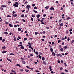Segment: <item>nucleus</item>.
I'll return each mask as SVG.
<instances>
[{
    "mask_svg": "<svg viewBox=\"0 0 74 74\" xmlns=\"http://www.w3.org/2000/svg\"><path fill=\"white\" fill-rule=\"evenodd\" d=\"M67 40L68 41H69V40H70V38L69 37L67 39Z\"/></svg>",
    "mask_w": 74,
    "mask_h": 74,
    "instance_id": "nucleus-56",
    "label": "nucleus"
},
{
    "mask_svg": "<svg viewBox=\"0 0 74 74\" xmlns=\"http://www.w3.org/2000/svg\"><path fill=\"white\" fill-rule=\"evenodd\" d=\"M2 49H5L6 48V47H5V46H4L2 48Z\"/></svg>",
    "mask_w": 74,
    "mask_h": 74,
    "instance_id": "nucleus-30",
    "label": "nucleus"
},
{
    "mask_svg": "<svg viewBox=\"0 0 74 74\" xmlns=\"http://www.w3.org/2000/svg\"><path fill=\"white\" fill-rule=\"evenodd\" d=\"M16 23H19V22H18L17 21H16L15 22Z\"/></svg>",
    "mask_w": 74,
    "mask_h": 74,
    "instance_id": "nucleus-48",
    "label": "nucleus"
},
{
    "mask_svg": "<svg viewBox=\"0 0 74 74\" xmlns=\"http://www.w3.org/2000/svg\"><path fill=\"white\" fill-rule=\"evenodd\" d=\"M7 52V51H2V53H5Z\"/></svg>",
    "mask_w": 74,
    "mask_h": 74,
    "instance_id": "nucleus-22",
    "label": "nucleus"
},
{
    "mask_svg": "<svg viewBox=\"0 0 74 74\" xmlns=\"http://www.w3.org/2000/svg\"><path fill=\"white\" fill-rule=\"evenodd\" d=\"M64 64L65 66V67L67 66V65L65 63H64Z\"/></svg>",
    "mask_w": 74,
    "mask_h": 74,
    "instance_id": "nucleus-47",
    "label": "nucleus"
},
{
    "mask_svg": "<svg viewBox=\"0 0 74 74\" xmlns=\"http://www.w3.org/2000/svg\"><path fill=\"white\" fill-rule=\"evenodd\" d=\"M72 30H73V28H72L71 29H70L69 30V32H72Z\"/></svg>",
    "mask_w": 74,
    "mask_h": 74,
    "instance_id": "nucleus-55",
    "label": "nucleus"
},
{
    "mask_svg": "<svg viewBox=\"0 0 74 74\" xmlns=\"http://www.w3.org/2000/svg\"><path fill=\"white\" fill-rule=\"evenodd\" d=\"M13 6L14 7H18V5L16 4H14L13 5Z\"/></svg>",
    "mask_w": 74,
    "mask_h": 74,
    "instance_id": "nucleus-4",
    "label": "nucleus"
},
{
    "mask_svg": "<svg viewBox=\"0 0 74 74\" xmlns=\"http://www.w3.org/2000/svg\"><path fill=\"white\" fill-rule=\"evenodd\" d=\"M20 71H23V70L22 69H20Z\"/></svg>",
    "mask_w": 74,
    "mask_h": 74,
    "instance_id": "nucleus-60",
    "label": "nucleus"
},
{
    "mask_svg": "<svg viewBox=\"0 0 74 74\" xmlns=\"http://www.w3.org/2000/svg\"><path fill=\"white\" fill-rule=\"evenodd\" d=\"M52 54L53 56H55L56 55V53H55L54 52H53L52 53Z\"/></svg>",
    "mask_w": 74,
    "mask_h": 74,
    "instance_id": "nucleus-6",
    "label": "nucleus"
},
{
    "mask_svg": "<svg viewBox=\"0 0 74 74\" xmlns=\"http://www.w3.org/2000/svg\"><path fill=\"white\" fill-rule=\"evenodd\" d=\"M37 34H39V33L38 32H36L35 33V34L36 36H37Z\"/></svg>",
    "mask_w": 74,
    "mask_h": 74,
    "instance_id": "nucleus-15",
    "label": "nucleus"
},
{
    "mask_svg": "<svg viewBox=\"0 0 74 74\" xmlns=\"http://www.w3.org/2000/svg\"><path fill=\"white\" fill-rule=\"evenodd\" d=\"M18 31H19L20 32L21 31V28H18Z\"/></svg>",
    "mask_w": 74,
    "mask_h": 74,
    "instance_id": "nucleus-13",
    "label": "nucleus"
},
{
    "mask_svg": "<svg viewBox=\"0 0 74 74\" xmlns=\"http://www.w3.org/2000/svg\"><path fill=\"white\" fill-rule=\"evenodd\" d=\"M69 31L68 30L66 31V34H69Z\"/></svg>",
    "mask_w": 74,
    "mask_h": 74,
    "instance_id": "nucleus-29",
    "label": "nucleus"
},
{
    "mask_svg": "<svg viewBox=\"0 0 74 74\" xmlns=\"http://www.w3.org/2000/svg\"><path fill=\"white\" fill-rule=\"evenodd\" d=\"M64 48H65V49H67V47L66 46H65L63 47Z\"/></svg>",
    "mask_w": 74,
    "mask_h": 74,
    "instance_id": "nucleus-23",
    "label": "nucleus"
},
{
    "mask_svg": "<svg viewBox=\"0 0 74 74\" xmlns=\"http://www.w3.org/2000/svg\"><path fill=\"white\" fill-rule=\"evenodd\" d=\"M7 17H8V18H11V16H10L9 15H7Z\"/></svg>",
    "mask_w": 74,
    "mask_h": 74,
    "instance_id": "nucleus-27",
    "label": "nucleus"
},
{
    "mask_svg": "<svg viewBox=\"0 0 74 74\" xmlns=\"http://www.w3.org/2000/svg\"><path fill=\"white\" fill-rule=\"evenodd\" d=\"M27 68H28V69H31V68H30L29 67V66H26Z\"/></svg>",
    "mask_w": 74,
    "mask_h": 74,
    "instance_id": "nucleus-31",
    "label": "nucleus"
},
{
    "mask_svg": "<svg viewBox=\"0 0 74 74\" xmlns=\"http://www.w3.org/2000/svg\"><path fill=\"white\" fill-rule=\"evenodd\" d=\"M41 24H42L43 25H44V22L43 21L41 22Z\"/></svg>",
    "mask_w": 74,
    "mask_h": 74,
    "instance_id": "nucleus-54",
    "label": "nucleus"
},
{
    "mask_svg": "<svg viewBox=\"0 0 74 74\" xmlns=\"http://www.w3.org/2000/svg\"><path fill=\"white\" fill-rule=\"evenodd\" d=\"M7 60H8V61H10V62H12V61H11V60H10L9 59H8V58H7Z\"/></svg>",
    "mask_w": 74,
    "mask_h": 74,
    "instance_id": "nucleus-9",
    "label": "nucleus"
},
{
    "mask_svg": "<svg viewBox=\"0 0 74 74\" xmlns=\"http://www.w3.org/2000/svg\"><path fill=\"white\" fill-rule=\"evenodd\" d=\"M30 7H31L30 5H27V6L26 7V8H30Z\"/></svg>",
    "mask_w": 74,
    "mask_h": 74,
    "instance_id": "nucleus-7",
    "label": "nucleus"
},
{
    "mask_svg": "<svg viewBox=\"0 0 74 74\" xmlns=\"http://www.w3.org/2000/svg\"><path fill=\"white\" fill-rule=\"evenodd\" d=\"M67 19H71V18H70L69 17H68L67 18Z\"/></svg>",
    "mask_w": 74,
    "mask_h": 74,
    "instance_id": "nucleus-58",
    "label": "nucleus"
},
{
    "mask_svg": "<svg viewBox=\"0 0 74 74\" xmlns=\"http://www.w3.org/2000/svg\"><path fill=\"white\" fill-rule=\"evenodd\" d=\"M49 6H47L46 7H45V8L46 9H48L49 8Z\"/></svg>",
    "mask_w": 74,
    "mask_h": 74,
    "instance_id": "nucleus-21",
    "label": "nucleus"
},
{
    "mask_svg": "<svg viewBox=\"0 0 74 74\" xmlns=\"http://www.w3.org/2000/svg\"><path fill=\"white\" fill-rule=\"evenodd\" d=\"M42 60H45V58H44V57H42Z\"/></svg>",
    "mask_w": 74,
    "mask_h": 74,
    "instance_id": "nucleus-25",
    "label": "nucleus"
},
{
    "mask_svg": "<svg viewBox=\"0 0 74 74\" xmlns=\"http://www.w3.org/2000/svg\"><path fill=\"white\" fill-rule=\"evenodd\" d=\"M1 7H3V8H5L7 7V6H6V5H1Z\"/></svg>",
    "mask_w": 74,
    "mask_h": 74,
    "instance_id": "nucleus-3",
    "label": "nucleus"
},
{
    "mask_svg": "<svg viewBox=\"0 0 74 74\" xmlns=\"http://www.w3.org/2000/svg\"><path fill=\"white\" fill-rule=\"evenodd\" d=\"M16 66H18V67H21V65L19 64H17L16 65Z\"/></svg>",
    "mask_w": 74,
    "mask_h": 74,
    "instance_id": "nucleus-24",
    "label": "nucleus"
},
{
    "mask_svg": "<svg viewBox=\"0 0 74 74\" xmlns=\"http://www.w3.org/2000/svg\"><path fill=\"white\" fill-rule=\"evenodd\" d=\"M51 10H53V11H54V8L53 7H52L51 8H50Z\"/></svg>",
    "mask_w": 74,
    "mask_h": 74,
    "instance_id": "nucleus-10",
    "label": "nucleus"
},
{
    "mask_svg": "<svg viewBox=\"0 0 74 74\" xmlns=\"http://www.w3.org/2000/svg\"><path fill=\"white\" fill-rule=\"evenodd\" d=\"M58 63H60V60H58Z\"/></svg>",
    "mask_w": 74,
    "mask_h": 74,
    "instance_id": "nucleus-53",
    "label": "nucleus"
},
{
    "mask_svg": "<svg viewBox=\"0 0 74 74\" xmlns=\"http://www.w3.org/2000/svg\"><path fill=\"white\" fill-rule=\"evenodd\" d=\"M63 70V68L62 67H61L60 68V70H61V71H62V70Z\"/></svg>",
    "mask_w": 74,
    "mask_h": 74,
    "instance_id": "nucleus-59",
    "label": "nucleus"
},
{
    "mask_svg": "<svg viewBox=\"0 0 74 74\" xmlns=\"http://www.w3.org/2000/svg\"><path fill=\"white\" fill-rule=\"evenodd\" d=\"M30 56H33V55L31 53L30 54Z\"/></svg>",
    "mask_w": 74,
    "mask_h": 74,
    "instance_id": "nucleus-61",
    "label": "nucleus"
},
{
    "mask_svg": "<svg viewBox=\"0 0 74 74\" xmlns=\"http://www.w3.org/2000/svg\"><path fill=\"white\" fill-rule=\"evenodd\" d=\"M61 27H62L61 26H60V27H58V30H60V29H61Z\"/></svg>",
    "mask_w": 74,
    "mask_h": 74,
    "instance_id": "nucleus-40",
    "label": "nucleus"
},
{
    "mask_svg": "<svg viewBox=\"0 0 74 74\" xmlns=\"http://www.w3.org/2000/svg\"><path fill=\"white\" fill-rule=\"evenodd\" d=\"M8 28H6V29L5 31L6 32H7V30H8Z\"/></svg>",
    "mask_w": 74,
    "mask_h": 74,
    "instance_id": "nucleus-39",
    "label": "nucleus"
},
{
    "mask_svg": "<svg viewBox=\"0 0 74 74\" xmlns=\"http://www.w3.org/2000/svg\"><path fill=\"white\" fill-rule=\"evenodd\" d=\"M9 26H10V27H13V25H12V24H9Z\"/></svg>",
    "mask_w": 74,
    "mask_h": 74,
    "instance_id": "nucleus-5",
    "label": "nucleus"
},
{
    "mask_svg": "<svg viewBox=\"0 0 74 74\" xmlns=\"http://www.w3.org/2000/svg\"><path fill=\"white\" fill-rule=\"evenodd\" d=\"M25 71H26V72L27 73V72H29V70L25 69Z\"/></svg>",
    "mask_w": 74,
    "mask_h": 74,
    "instance_id": "nucleus-32",
    "label": "nucleus"
},
{
    "mask_svg": "<svg viewBox=\"0 0 74 74\" xmlns=\"http://www.w3.org/2000/svg\"><path fill=\"white\" fill-rule=\"evenodd\" d=\"M40 14H37L36 15L37 18H40Z\"/></svg>",
    "mask_w": 74,
    "mask_h": 74,
    "instance_id": "nucleus-14",
    "label": "nucleus"
},
{
    "mask_svg": "<svg viewBox=\"0 0 74 74\" xmlns=\"http://www.w3.org/2000/svg\"><path fill=\"white\" fill-rule=\"evenodd\" d=\"M34 9H37V7L36 6H35L34 7Z\"/></svg>",
    "mask_w": 74,
    "mask_h": 74,
    "instance_id": "nucleus-42",
    "label": "nucleus"
},
{
    "mask_svg": "<svg viewBox=\"0 0 74 74\" xmlns=\"http://www.w3.org/2000/svg\"><path fill=\"white\" fill-rule=\"evenodd\" d=\"M41 40L42 41H45V40H44V39H41Z\"/></svg>",
    "mask_w": 74,
    "mask_h": 74,
    "instance_id": "nucleus-63",
    "label": "nucleus"
},
{
    "mask_svg": "<svg viewBox=\"0 0 74 74\" xmlns=\"http://www.w3.org/2000/svg\"><path fill=\"white\" fill-rule=\"evenodd\" d=\"M19 44L20 45H22V42H20Z\"/></svg>",
    "mask_w": 74,
    "mask_h": 74,
    "instance_id": "nucleus-26",
    "label": "nucleus"
},
{
    "mask_svg": "<svg viewBox=\"0 0 74 74\" xmlns=\"http://www.w3.org/2000/svg\"><path fill=\"white\" fill-rule=\"evenodd\" d=\"M27 40V38H24V40L25 41L26 40Z\"/></svg>",
    "mask_w": 74,
    "mask_h": 74,
    "instance_id": "nucleus-17",
    "label": "nucleus"
},
{
    "mask_svg": "<svg viewBox=\"0 0 74 74\" xmlns=\"http://www.w3.org/2000/svg\"><path fill=\"white\" fill-rule=\"evenodd\" d=\"M24 16H25L24 14H22L21 16V17H24Z\"/></svg>",
    "mask_w": 74,
    "mask_h": 74,
    "instance_id": "nucleus-35",
    "label": "nucleus"
},
{
    "mask_svg": "<svg viewBox=\"0 0 74 74\" xmlns=\"http://www.w3.org/2000/svg\"><path fill=\"white\" fill-rule=\"evenodd\" d=\"M29 48H31V49H32V50H33V48L32 47V45H29Z\"/></svg>",
    "mask_w": 74,
    "mask_h": 74,
    "instance_id": "nucleus-2",
    "label": "nucleus"
},
{
    "mask_svg": "<svg viewBox=\"0 0 74 74\" xmlns=\"http://www.w3.org/2000/svg\"><path fill=\"white\" fill-rule=\"evenodd\" d=\"M43 63L44 64H45V65H46V62L45 61H43Z\"/></svg>",
    "mask_w": 74,
    "mask_h": 74,
    "instance_id": "nucleus-19",
    "label": "nucleus"
},
{
    "mask_svg": "<svg viewBox=\"0 0 74 74\" xmlns=\"http://www.w3.org/2000/svg\"><path fill=\"white\" fill-rule=\"evenodd\" d=\"M0 9H1V11H3V10H4V9L3 8L1 7L0 8Z\"/></svg>",
    "mask_w": 74,
    "mask_h": 74,
    "instance_id": "nucleus-33",
    "label": "nucleus"
},
{
    "mask_svg": "<svg viewBox=\"0 0 74 74\" xmlns=\"http://www.w3.org/2000/svg\"><path fill=\"white\" fill-rule=\"evenodd\" d=\"M59 48H62V45H60L59 46Z\"/></svg>",
    "mask_w": 74,
    "mask_h": 74,
    "instance_id": "nucleus-49",
    "label": "nucleus"
},
{
    "mask_svg": "<svg viewBox=\"0 0 74 74\" xmlns=\"http://www.w3.org/2000/svg\"><path fill=\"white\" fill-rule=\"evenodd\" d=\"M13 16L14 17H16L17 16V14H13Z\"/></svg>",
    "mask_w": 74,
    "mask_h": 74,
    "instance_id": "nucleus-12",
    "label": "nucleus"
},
{
    "mask_svg": "<svg viewBox=\"0 0 74 74\" xmlns=\"http://www.w3.org/2000/svg\"><path fill=\"white\" fill-rule=\"evenodd\" d=\"M60 26H63V23H61V24L59 25Z\"/></svg>",
    "mask_w": 74,
    "mask_h": 74,
    "instance_id": "nucleus-16",
    "label": "nucleus"
},
{
    "mask_svg": "<svg viewBox=\"0 0 74 74\" xmlns=\"http://www.w3.org/2000/svg\"><path fill=\"white\" fill-rule=\"evenodd\" d=\"M4 34H6V35H7V34H8V32H4Z\"/></svg>",
    "mask_w": 74,
    "mask_h": 74,
    "instance_id": "nucleus-28",
    "label": "nucleus"
},
{
    "mask_svg": "<svg viewBox=\"0 0 74 74\" xmlns=\"http://www.w3.org/2000/svg\"><path fill=\"white\" fill-rule=\"evenodd\" d=\"M31 19L32 21H33V17H31Z\"/></svg>",
    "mask_w": 74,
    "mask_h": 74,
    "instance_id": "nucleus-57",
    "label": "nucleus"
},
{
    "mask_svg": "<svg viewBox=\"0 0 74 74\" xmlns=\"http://www.w3.org/2000/svg\"><path fill=\"white\" fill-rule=\"evenodd\" d=\"M22 21H23V22H25V19H22Z\"/></svg>",
    "mask_w": 74,
    "mask_h": 74,
    "instance_id": "nucleus-46",
    "label": "nucleus"
},
{
    "mask_svg": "<svg viewBox=\"0 0 74 74\" xmlns=\"http://www.w3.org/2000/svg\"><path fill=\"white\" fill-rule=\"evenodd\" d=\"M16 38H14V41H16Z\"/></svg>",
    "mask_w": 74,
    "mask_h": 74,
    "instance_id": "nucleus-62",
    "label": "nucleus"
},
{
    "mask_svg": "<svg viewBox=\"0 0 74 74\" xmlns=\"http://www.w3.org/2000/svg\"><path fill=\"white\" fill-rule=\"evenodd\" d=\"M60 50L61 52H63V48H61L60 49Z\"/></svg>",
    "mask_w": 74,
    "mask_h": 74,
    "instance_id": "nucleus-20",
    "label": "nucleus"
},
{
    "mask_svg": "<svg viewBox=\"0 0 74 74\" xmlns=\"http://www.w3.org/2000/svg\"><path fill=\"white\" fill-rule=\"evenodd\" d=\"M61 21H62V19L59 20V23H60V22H61Z\"/></svg>",
    "mask_w": 74,
    "mask_h": 74,
    "instance_id": "nucleus-43",
    "label": "nucleus"
},
{
    "mask_svg": "<svg viewBox=\"0 0 74 74\" xmlns=\"http://www.w3.org/2000/svg\"><path fill=\"white\" fill-rule=\"evenodd\" d=\"M59 56L60 57H61V58H62V57H63V56H62V55H61V54L60 53L58 54V56Z\"/></svg>",
    "mask_w": 74,
    "mask_h": 74,
    "instance_id": "nucleus-11",
    "label": "nucleus"
},
{
    "mask_svg": "<svg viewBox=\"0 0 74 74\" xmlns=\"http://www.w3.org/2000/svg\"><path fill=\"white\" fill-rule=\"evenodd\" d=\"M35 53H36V55H38V52H37V51L35 52Z\"/></svg>",
    "mask_w": 74,
    "mask_h": 74,
    "instance_id": "nucleus-41",
    "label": "nucleus"
},
{
    "mask_svg": "<svg viewBox=\"0 0 74 74\" xmlns=\"http://www.w3.org/2000/svg\"><path fill=\"white\" fill-rule=\"evenodd\" d=\"M38 56L39 59H41V56H40V55L39 54Z\"/></svg>",
    "mask_w": 74,
    "mask_h": 74,
    "instance_id": "nucleus-45",
    "label": "nucleus"
},
{
    "mask_svg": "<svg viewBox=\"0 0 74 74\" xmlns=\"http://www.w3.org/2000/svg\"><path fill=\"white\" fill-rule=\"evenodd\" d=\"M10 55H14V54L13 53H11L9 54Z\"/></svg>",
    "mask_w": 74,
    "mask_h": 74,
    "instance_id": "nucleus-38",
    "label": "nucleus"
},
{
    "mask_svg": "<svg viewBox=\"0 0 74 74\" xmlns=\"http://www.w3.org/2000/svg\"><path fill=\"white\" fill-rule=\"evenodd\" d=\"M22 62L24 64H26V62L24 60H23Z\"/></svg>",
    "mask_w": 74,
    "mask_h": 74,
    "instance_id": "nucleus-8",
    "label": "nucleus"
},
{
    "mask_svg": "<svg viewBox=\"0 0 74 74\" xmlns=\"http://www.w3.org/2000/svg\"><path fill=\"white\" fill-rule=\"evenodd\" d=\"M64 71L65 72H68V70H67L66 69H65Z\"/></svg>",
    "mask_w": 74,
    "mask_h": 74,
    "instance_id": "nucleus-51",
    "label": "nucleus"
},
{
    "mask_svg": "<svg viewBox=\"0 0 74 74\" xmlns=\"http://www.w3.org/2000/svg\"><path fill=\"white\" fill-rule=\"evenodd\" d=\"M74 42V40H72L71 41V44H73Z\"/></svg>",
    "mask_w": 74,
    "mask_h": 74,
    "instance_id": "nucleus-34",
    "label": "nucleus"
},
{
    "mask_svg": "<svg viewBox=\"0 0 74 74\" xmlns=\"http://www.w3.org/2000/svg\"><path fill=\"white\" fill-rule=\"evenodd\" d=\"M15 4H16V5H18L19 4V3H18L17 2H16L15 3Z\"/></svg>",
    "mask_w": 74,
    "mask_h": 74,
    "instance_id": "nucleus-37",
    "label": "nucleus"
},
{
    "mask_svg": "<svg viewBox=\"0 0 74 74\" xmlns=\"http://www.w3.org/2000/svg\"><path fill=\"white\" fill-rule=\"evenodd\" d=\"M50 51L52 52H53V49L52 48H50Z\"/></svg>",
    "mask_w": 74,
    "mask_h": 74,
    "instance_id": "nucleus-18",
    "label": "nucleus"
},
{
    "mask_svg": "<svg viewBox=\"0 0 74 74\" xmlns=\"http://www.w3.org/2000/svg\"><path fill=\"white\" fill-rule=\"evenodd\" d=\"M18 47H20V48H21L22 49H24V47L22 45H18Z\"/></svg>",
    "mask_w": 74,
    "mask_h": 74,
    "instance_id": "nucleus-1",
    "label": "nucleus"
},
{
    "mask_svg": "<svg viewBox=\"0 0 74 74\" xmlns=\"http://www.w3.org/2000/svg\"><path fill=\"white\" fill-rule=\"evenodd\" d=\"M12 72V73H15V71H14L13 70H11Z\"/></svg>",
    "mask_w": 74,
    "mask_h": 74,
    "instance_id": "nucleus-44",
    "label": "nucleus"
},
{
    "mask_svg": "<svg viewBox=\"0 0 74 74\" xmlns=\"http://www.w3.org/2000/svg\"><path fill=\"white\" fill-rule=\"evenodd\" d=\"M42 34H45V31H43L42 33Z\"/></svg>",
    "mask_w": 74,
    "mask_h": 74,
    "instance_id": "nucleus-64",
    "label": "nucleus"
},
{
    "mask_svg": "<svg viewBox=\"0 0 74 74\" xmlns=\"http://www.w3.org/2000/svg\"><path fill=\"white\" fill-rule=\"evenodd\" d=\"M4 41H5V39H3V40H2L3 42H4Z\"/></svg>",
    "mask_w": 74,
    "mask_h": 74,
    "instance_id": "nucleus-36",
    "label": "nucleus"
},
{
    "mask_svg": "<svg viewBox=\"0 0 74 74\" xmlns=\"http://www.w3.org/2000/svg\"><path fill=\"white\" fill-rule=\"evenodd\" d=\"M61 55H63V56H64V53H61Z\"/></svg>",
    "mask_w": 74,
    "mask_h": 74,
    "instance_id": "nucleus-52",
    "label": "nucleus"
},
{
    "mask_svg": "<svg viewBox=\"0 0 74 74\" xmlns=\"http://www.w3.org/2000/svg\"><path fill=\"white\" fill-rule=\"evenodd\" d=\"M43 16L44 17H45L46 16V14H43Z\"/></svg>",
    "mask_w": 74,
    "mask_h": 74,
    "instance_id": "nucleus-50",
    "label": "nucleus"
}]
</instances>
